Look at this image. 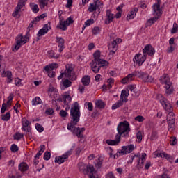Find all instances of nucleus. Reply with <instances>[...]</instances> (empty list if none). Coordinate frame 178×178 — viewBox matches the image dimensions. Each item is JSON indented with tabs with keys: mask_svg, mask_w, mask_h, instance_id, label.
Returning a JSON list of instances; mask_svg holds the SVG:
<instances>
[{
	"mask_svg": "<svg viewBox=\"0 0 178 178\" xmlns=\"http://www.w3.org/2000/svg\"><path fill=\"white\" fill-rule=\"evenodd\" d=\"M118 134L115 136V140H106V143L108 145H118L120 143L121 137H129L130 133V124L129 122L124 120L120 122L117 126Z\"/></svg>",
	"mask_w": 178,
	"mask_h": 178,
	"instance_id": "obj_1",
	"label": "nucleus"
},
{
	"mask_svg": "<svg viewBox=\"0 0 178 178\" xmlns=\"http://www.w3.org/2000/svg\"><path fill=\"white\" fill-rule=\"evenodd\" d=\"M81 113H80V106H79V103L77 102H74L71 106L70 109V123L67 124V130H72L74 127V125L77 124L80 122V116Z\"/></svg>",
	"mask_w": 178,
	"mask_h": 178,
	"instance_id": "obj_2",
	"label": "nucleus"
},
{
	"mask_svg": "<svg viewBox=\"0 0 178 178\" xmlns=\"http://www.w3.org/2000/svg\"><path fill=\"white\" fill-rule=\"evenodd\" d=\"M94 60L90 63V65L92 67V72L94 73H98L99 72V69L101 67H104V66H108L109 65V63L108 61L101 59V51L99 50H97L94 54Z\"/></svg>",
	"mask_w": 178,
	"mask_h": 178,
	"instance_id": "obj_3",
	"label": "nucleus"
},
{
	"mask_svg": "<svg viewBox=\"0 0 178 178\" xmlns=\"http://www.w3.org/2000/svg\"><path fill=\"white\" fill-rule=\"evenodd\" d=\"M30 40V34L29 32H26L25 36H23L22 34H19L15 38V43L12 47L13 52H17L24 44H26L28 41Z\"/></svg>",
	"mask_w": 178,
	"mask_h": 178,
	"instance_id": "obj_4",
	"label": "nucleus"
},
{
	"mask_svg": "<svg viewBox=\"0 0 178 178\" xmlns=\"http://www.w3.org/2000/svg\"><path fill=\"white\" fill-rule=\"evenodd\" d=\"M63 76H65L70 80H76L77 76L74 73V65L73 64H67L65 65V72H62L60 75L58 77V80L63 79Z\"/></svg>",
	"mask_w": 178,
	"mask_h": 178,
	"instance_id": "obj_5",
	"label": "nucleus"
},
{
	"mask_svg": "<svg viewBox=\"0 0 178 178\" xmlns=\"http://www.w3.org/2000/svg\"><path fill=\"white\" fill-rule=\"evenodd\" d=\"M161 84H165V88H166L165 93L170 95L173 92V90H172V83H170V79H169V76L166 74H163L161 79Z\"/></svg>",
	"mask_w": 178,
	"mask_h": 178,
	"instance_id": "obj_6",
	"label": "nucleus"
},
{
	"mask_svg": "<svg viewBox=\"0 0 178 178\" xmlns=\"http://www.w3.org/2000/svg\"><path fill=\"white\" fill-rule=\"evenodd\" d=\"M74 21L72 17H69L65 21L63 19H60L59 24L57 26L58 29L63 30V31L67 29V27L70 26V24H73Z\"/></svg>",
	"mask_w": 178,
	"mask_h": 178,
	"instance_id": "obj_7",
	"label": "nucleus"
},
{
	"mask_svg": "<svg viewBox=\"0 0 178 178\" xmlns=\"http://www.w3.org/2000/svg\"><path fill=\"white\" fill-rule=\"evenodd\" d=\"M72 152L73 149H71L62 156H56L54 162L56 163H59V165H61V163H63L64 162H66V161H67V159L69 158V156H70Z\"/></svg>",
	"mask_w": 178,
	"mask_h": 178,
	"instance_id": "obj_8",
	"label": "nucleus"
},
{
	"mask_svg": "<svg viewBox=\"0 0 178 178\" xmlns=\"http://www.w3.org/2000/svg\"><path fill=\"white\" fill-rule=\"evenodd\" d=\"M102 3H101V1L99 0H96L93 3H90L88 8V11L92 13L95 12V10H98L99 13V10H101V8H102Z\"/></svg>",
	"mask_w": 178,
	"mask_h": 178,
	"instance_id": "obj_9",
	"label": "nucleus"
},
{
	"mask_svg": "<svg viewBox=\"0 0 178 178\" xmlns=\"http://www.w3.org/2000/svg\"><path fill=\"white\" fill-rule=\"evenodd\" d=\"M143 56H154L155 55V49L151 44H147L143 49Z\"/></svg>",
	"mask_w": 178,
	"mask_h": 178,
	"instance_id": "obj_10",
	"label": "nucleus"
},
{
	"mask_svg": "<svg viewBox=\"0 0 178 178\" xmlns=\"http://www.w3.org/2000/svg\"><path fill=\"white\" fill-rule=\"evenodd\" d=\"M76 125H74V127L72 129H68L70 130L73 134H74L75 136H76V137H78V138H83L84 134H83V132L86 131V128L83 127V128H79V127H76Z\"/></svg>",
	"mask_w": 178,
	"mask_h": 178,
	"instance_id": "obj_11",
	"label": "nucleus"
},
{
	"mask_svg": "<svg viewBox=\"0 0 178 178\" xmlns=\"http://www.w3.org/2000/svg\"><path fill=\"white\" fill-rule=\"evenodd\" d=\"M120 42H122V39L120 38H117L114 40L108 46V49L110 52H111L112 54H115L116 51H118V44H120Z\"/></svg>",
	"mask_w": 178,
	"mask_h": 178,
	"instance_id": "obj_12",
	"label": "nucleus"
},
{
	"mask_svg": "<svg viewBox=\"0 0 178 178\" xmlns=\"http://www.w3.org/2000/svg\"><path fill=\"white\" fill-rule=\"evenodd\" d=\"M146 60L147 58L145 56H143L141 54H138L134 58L133 61L136 65H138V66H142L143 63H144Z\"/></svg>",
	"mask_w": 178,
	"mask_h": 178,
	"instance_id": "obj_13",
	"label": "nucleus"
},
{
	"mask_svg": "<svg viewBox=\"0 0 178 178\" xmlns=\"http://www.w3.org/2000/svg\"><path fill=\"white\" fill-rule=\"evenodd\" d=\"M134 151V145H129L127 146H122L120 152L121 155H127Z\"/></svg>",
	"mask_w": 178,
	"mask_h": 178,
	"instance_id": "obj_14",
	"label": "nucleus"
},
{
	"mask_svg": "<svg viewBox=\"0 0 178 178\" xmlns=\"http://www.w3.org/2000/svg\"><path fill=\"white\" fill-rule=\"evenodd\" d=\"M154 16H162L161 12V0H157V3L153 5Z\"/></svg>",
	"mask_w": 178,
	"mask_h": 178,
	"instance_id": "obj_15",
	"label": "nucleus"
},
{
	"mask_svg": "<svg viewBox=\"0 0 178 178\" xmlns=\"http://www.w3.org/2000/svg\"><path fill=\"white\" fill-rule=\"evenodd\" d=\"M154 158H165V159H170V156L164 152L157 150L153 153Z\"/></svg>",
	"mask_w": 178,
	"mask_h": 178,
	"instance_id": "obj_16",
	"label": "nucleus"
},
{
	"mask_svg": "<svg viewBox=\"0 0 178 178\" xmlns=\"http://www.w3.org/2000/svg\"><path fill=\"white\" fill-rule=\"evenodd\" d=\"M145 158H147V154L143 153L141 157H139L138 159L136 166L137 169H143V167L144 166V162H145Z\"/></svg>",
	"mask_w": 178,
	"mask_h": 178,
	"instance_id": "obj_17",
	"label": "nucleus"
},
{
	"mask_svg": "<svg viewBox=\"0 0 178 178\" xmlns=\"http://www.w3.org/2000/svg\"><path fill=\"white\" fill-rule=\"evenodd\" d=\"M113 19H115V15L112 13V11H111V10H107L105 24H109V23H112V22H113Z\"/></svg>",
	"mask_w": 178,
	"mask_h": 178,
	"instance_id": "obj_18",
	"label": "nucleus"
},
{
	"mask_svg": "<svg viewBox=\"0 0 178 178\" xmlns=\"http://www.w3.org/2000/svg\"><path fill=\"white\" fill-rule=\"evenodd\" d=\"M63 102L65 105H69L72 102V97L70 96L69 92H65L63 95Z\"/></svg>",
	"mask_w": 178,
	"mask_h": 178,
	"instance_id": "obj_19",
	"label": "nucleus"
},
{
	"mask_svg": "<svg viewBox=\"0 0 178 178\" xmlns=\"http://www.w3.org/2000/svg\"><path fill=\"white\" fill-rule=\"evenodd\" d=\"M56 42L58 44V52H62L65 49V40L60 37H56Z\"/></svg>",
	"mask_w": 178,
	"mask_h": 178,
	"instance_id": "obj_20",
	"label": "nucleus"
},
{
	"mask_svg": "<svg viewBox=\"0 0 178 178\" xmlns=\"http://www.w3.org/2000/svg\"><path fill=\"white\" fill-rule=\"evenodd\" d=\"M129 90H122L121 95H120V101H122V102H127V101H129L127 99L128 97H129Z\"/></svg>",
	"mask_w": 178,
	"mask_h": 178,
	"instance_id": "obj_21",
	"label": "nucleus"
},
{
	"mask_svg": "<svg viewBox=\"0 0 178 178\" xmlns=\"http://www.w3.org/2000/svg\"><path fill=\"white\" fill-rule=\"evenodd\" d=\"M2 77H7V84H9V83H12V72L10 71H3Z\"/></svg>",
	"mask_w": 178,
	"mask_h": 178,
	"instance_id": "obj_22",
	"label": "nucleus"
},
{
	"mask_svg": "<svg viewBox=\"0 0 178 178\" xmlns=\"http://www.w3.org/2000/svg\"><path fill=\"white\" fill-rule=\"evenodd\" d=\"M159 17H161V16L154 15V17L150 18L149 20H147V22L146 23L147 27H149V26H152L154 24V23H155V22H156L158 20V19H159Z\"/></svg>",
	"mask_w": 178,
	"mask_h": 178,
	"instance_id": "obj_23",
	"label": "nucleus"
},
{
	"mask_svg": "<svg viewBox=\"0 0 178 178\" xmlns=\"http://www.w3.org/2000/svg\"><path fill=\"white\" fill-rule=\"evenodd\" d=\"M137 12H138V8H135L132 10L129 14L127 16V20H131V19H134L136 15H137Z\"/></svg>",
	"mask_w": 178,
	"mask_h": 178,
	"instance_id": "obj_24",
	"label": "nucleus"
},
{
	"mask_svg": "<svg viewBox=\"0 0 178 178\" xmlns=\"http://www.w3.org/2000/svg\"><path fill=\"white\" fill-rule=\"evenodd\" d=\"M22 130L23 131H26V129L30 127V122H29V120H27V119L26 118H22Z\"/></svg>",
	"mask_w": 178,
	"mask_h": 178,
	"instance_id": "obj_25",
	"label": "nucleus"
},
{
	"mask_svg": "<svg viewBox=\"0 0 178 178\" xmlns=\"http://www.w3.org/2000/svg\"><path fill=\"white\" fill-rule=\"evenodd\" d=\"M49 29H48V24H45L42 29H41L38 33V37H41L42 35H44V34H47L48 33V31Z\"/></svg>",
	"mask_w": 178,
	"mask_h": 178,
	"instance_id": "obj_26",
	"label": "nucleus"
},
{
	"mask_svg": "<svg viewBox=\"0 0 178 178\" xmlns=\"http://www.w3.org/2000/svg\"><path fill=\"white\" fill-rule=\"evenodd\" d=\"M146 74L147 73L143 72L142 71L136 70L135 72H134V77H138V79H141L142 80H144Z\"/></svg>",
	"mask_w": 178,
	"mask_h": 178,
	"instance_id": "obj_27",
	"label": "nucleus"
},
{
	"mask_svg": "<svg viewBox=\"0 0 178 178\" xmlns=\"http://www.w3.org/2000/svg\"><path fill=\"white\" fill-rule=\"evenodd\" d=\"M133 77H134V72L132 74H128L126 77L122 79V84H127V83H129V81H131V80H133Z\"/></svg>",
	"mask_w": 178,
	"mask_h": 178,
	"instance_id": "obj_28",
	"label": "nucleus"
},
{
	"mask_svg": "<svg viewBox=\"0 0 178 178\" xmlns=\"http://www.w3.org/2000/svg\"><path fill=\"white\" fill-rule=\"evenodd\" d=\"M49 58L50 59H58L59 58V56H60V54H56L55 51L54 50H50L47 52Z\"/></svg>",
	"mask_w": 178,
	"mask_h": 178,
	"instance_id": "obj_29",
	"label": "nucleus"
},
{
	"mask_svg": "<svg viewBox=\"0 0 178 178\" xmlns=\"http://www.w3.org/2000/svg\"><path fill=\"white\" fill-rule=\"evenodd\" d=\"M81 81L84 86H90L91 78L90 77V76L86 75L82 78Z\"/></svg>",
	"mask_w": 178,
	"mask_h": 178,
	"instance_id": "obj_30",
	"label": "nucleus"
},
{
	"mask_svg": "<svg viewBox=\"0 0 178 178\" xmlns=\"http://www.w3.org/2000/svg\"><path fill=\"white\" fill-rule=\"evenodd\" d=\"M94 172H95V168H94V165L90 164L86 165V175L91 173L90 175H94Z\"/></svg>",
	"mask_w": 178,
	"mask_h": 178,
	"instance_id": "obj_31",
	"label": "nucleus"
},
{
	"mask_svg": "<svg viewBox=\"0 0 178 178\" xmlns=\"http://www.w3.org/2000/svg\"><path fill=\"white\" fill-rule=\"evenodd\" d=\"M79 170L84 175H87V165L83 163L78 165Z\"/></svg>",
	"mask_w": 178,
	"mask_h": 178,
	"instance_id": "obj_32",
	"label": "nucleus"
},
{
	"mask_svg": "<svg viewBox=\"0 0 178 178\" xmlns=\"http://www.w3.org/2000/svg\"><path fill=\"white\" fill-rule=\"evenodd\" d=\"M162 106H163L164 109L167 112H169V113L172 112V105H170V103H169L168 100L162 104Z\"/></svg>",
	"mask_w": 178,
	"mask_h": 178,
	"instance_id": "obj_33",
	"label": "nucleus"
},
{
	"mask_svg": "<svg viewBox=\"0 0 178 178\" xmlns=\"http://www.w3.org/2000/svg\"><path fill=\"white\" fill-rule=\"evenodd\" d=\"M95 106L98 108V109H104V108H105V102L102 100H97L95 102Z\"/></svg>",
	"mask_w": 178,
	"mask_h": 178,
	"instance_id": "obj_34",
	"label": "nucleus"
},
{
	"mask_svg": "<svg viewBox=\"0 0 178 178\" xmlns=\"http://www.w3.org/2000/svg\"><path fill=\"white\" fill-rule=\"evenodd\" d=\"M72 86V81H70L69 79H65L63 81V90H65V88H69V87Z\"/></svg>",
	"mask_w": 178,
	"mask_h": 178,
	"instance_id": "obj_35",
	"label": "nucleus"
},
{
	"mask_svg": "<svg viewBox=\"0 0 178 178\" xmlns=\"http://www.w3.org/2000/svg\"><path fill=\"white\" fill-rule=\"evenodd\" d=\"M40 104H42V101L40 98V97H35L34 99L32 100V105L33 106H35L37 105H40Z\"/></svg>",
	"mask_w": 178,
	"mask_h": 178,
	"instance_id": "obj_36",
	"label": "nucleus"
},
{
	"mask_svg": "<svg viewBox=\"0 0 178 178\" xmlns=\"http://www.w3.org/2000/svg\"><path fill=\"white\" fill-rule=\"evenodd\" d=\"M19 170L21 172H26V170H29V165L26 163H21L19 165Z\"/></svg>",
	"mask_w": 178,
	"mask_h": 178,
	"instance_id": "obj_37",
	"label": "nucleus"
},
{
	"mask_svg": "<svg viewBox=\"0 0 178 178\" xmlns=\"http://www.w3.org/2000/svg\"><path fill=\"white\" fill-rule=\"evenodd\" d=\"M30 6H31V9L32 10V12H33V13H38V12L40 11L38 5H37L34 3H30Z\"/></svg>",
	"mask_w": 178,
	"mask_h": 178,
	"instance_id": "obj_38",
	"label": "nucleus"
},
{
	"mask_svg": "<svg viewBox=\"0 0 178 178\" xmlns=\"http://www.w3.org/2000/svg\"><path fill=\"white\" fill-rule=\"evenodd\" d=\"M124 102L122 100H118L116 103H115L113 106H112V109L113 111H115V109H118V108H120V106H122V105H123Z\"/></svg>",
	"mask_w": 178,
	"mask_h": 178,
	"instance_id": "obj_39",
	"label": "nucleus"
},
{
	"mask_svg": "<svg viewBox=\"0 0 178 178\" xmlns=\"http://www.w3.org/2000/svg\"><path fill=\"white\" fill-rule=\"evenodd\" d=\"M91 24H94V19H88L83 26V30H84L86 27L91 26Z\"/></svg>",
	"mask_w": 178,
	"mask_h": 178,
	"instance_id": "obj_40",
	"label": "nucleus"
},
{
	"mask_svg": "<svg viewBox=\"0 0 178 178\" xmlns=\"http://www.w3.org/2000/svg\"><path fill=\"white\" fill-rule=\"evenodd\" d=\"M156 98L161 105L168 101L161 94L157 95Z\"/></svg>",
	"mask_w": 178,
	"mask_h": 178,
	"instance_id": "obj_41",
	"label": "nucleus"
},
{
	"mask_svg": "<svg viewBox=\"0 0 178 178\" xmlns=\"http://www.w3.org/2000/svg\"><path fill=\"white\" fill-rule=\"evenodd\" d=\"M40 9H44L45 6H48V0H39Z\"/></svg>",
	"mask_w": 178,
	"mask_h": 178,
	"instance_id": "obj_42",
	"label": "nucleus"
},
{
	"mask_svg": "<svg viewBox=\"0 0 178 178\" xmlns=\"http://www.w3.org/2000/svg\"><path fill=\"white\" fill-rule=\"evenodd\" d=\"M143 81H145L147 83H152V81H154V78L148 75V74H145Z\"/></svg>",
	"mask_w": 178,
	"mask_h": 178,
	"instance_id": "obj_43",
	"label": "nucleus"
},
{
	"mask_svg": "<svg viewBox=\"0 0 178 178\" xmlns=\"http://www.w3.org/2000/svg\"><path fill=\"white\" fill-rule=\"evenodd\" d=\"M1 119L4 122H8L10 119V113L7 112L6 114L1 115Z\"/></svg>",
	"mask_w": 178,
	"mask_h": 178,
	"instance_id": "obj_44",
	"label": "nucleus"
},
{
	"mask_svg": "<svg viewBox=\"0 0 178 178\" xmlns=\"http://www.w3.org/2000/svg\"><path fill=\"white\" fill-rule=\"evenodd\" d=\"M24 137V134L17 132L14 135V140H22Z\"/></svg>",
	"mask_w": 178,
	"mask_h": 178,
	"instance_id": "obj_45",
	"label": "nucleus"
},
{
	"mask_svg": "<svg viewBox=\"0 0 178 178\" xmlns=\"http://www.w3.org/2000/svg\"><path fill=\"white\" fill-rule=\"evenodd\" d=\"M178 31V25L177 24H176V22H175L173 24V27L171 29V34H176V33H177Z\"/></svg>",
	"mask_w": 178,
	"mask_h": 178,
	"instance_id": "obj_46",
	"label": "nucleus"
},
{
	"mask_svg": "<svg viewBox=\"0 0 178 178\" xmlns=\"http://www.w3.org/2000/svg\"><path fill=\"white\" fill-rule=\"evenodd\" d=\"M107 83H108V85H107L108 88L111 89L112 88V84L115 83V79H113V78H110L108 79Z\"/></svg>",
	"mask_w": 178,
	"mask_h": 178,
	"instance_id": "obj_47",
	"label": "nucleus"
},
{
	"mask_svg": "<svg viewBox=\"0 0 178 178\" xmlns=\"http://www.w3.org/2000/svg\"><path fill=\"white\" fill-rule=\"evenodd\" d=\"M44 161H49L51 159V152L46 151L44 154Z\"/></svg>",
	"mask_w": 178,
	"mask_h": 178,
	"instance_id": "obj_48",
	"label": "nucleus"
},
{
	"mask_svg": "<svg viewBox=\"0 0 178 178\" xmlns=\"http://www.w3.org/2000/svg\"><path fill=\"white\" fill-rule=\"evenodd\" d=\"M175 113L170 112L167 115V121L168 120H175Z\"/></svg>",
	"mask_w": 178,
	"mask_h": 178,
	"instance_id": "obj_49",
	"label": "nucleus"
},
{
	"mask_svg": "<svg viewBox=\"0 0 178 178\" xmlns=\"http://www.w3.org/2000/svg\"><path fill=\"white\" fill-rule=\"evenodd\" d=\"M35 127H36V130H38L39 133H42V131H44V127H42V125L37 123L35 124Z\"/></svg>",
	"mask_w": 178,
	"mask_h": 178,
	"instance_id": "obj_50",
	"label": "nucleus"
},
{
	"mask_svg": "<svg viewBox=\"0 0 178 178\" xmlns=\"http://www.w3.org/2000/svg\"><path fill=\"white\" fill-rule=\"evenodd\" d=\"M10 151L12 152H17V151H19V147H17L16 144H13L10 147Z\"/></svg>",
	"mask_w": 178,
	"mask_h": 178,
	"instance_id": "obj_51",
	"label": "nucleus"
},
{
	"mask_svg": "<svg viewBox=\"0 0 178 178\" xmlns=\"http://www.w3.org/2000/svg\"><path fill=\"white\" fill-rule=\"evenodd\" d=\"M100 31L101 30L99 29V27L95 26L93 28L92 33V34H94V35H97V34H99Z\"/></svg>",
	"mask_w": 178,
	"mask_h": 178,
	"instance_id": "obj_52",
	"label": "nucleus"
},
{
	"mask_svg": "<svg viewBox=\"0 0 178 178\" xmlns=\"http://www.w3.org/2000/svg\"><path fill=\"white\" fill-rule=\"evenodd\" d=\"M176 48V44L174 45H170L168 49H167V52L168 54H172L173 51H175Z\"/></svg>",
	"mask_w": 178,
	"mask_h": 178,
	"instance_id": "obj_53",
	"label": "nucleus"
},
{
	"mask_svg": "<svg viewBox=\"0 0 178 178\" xmlns=\"http://www.w3.org/2000/svg\"><path fill=\"white\" fill-rule=\"evenodd\" d=\"M170 145H176V144H177V139H176V137L170 138Z\"/></svg>",
	"mask_w": 178,
	"mask_h": 178,
	"instance_id": "obj_54",
	"label": "nucleus"
},
{
	"mask_svg": "<svg viewBox=\"0 0 178 178\" xmlns=\"http://www.w3.org/2000/svg\"><path fill=\"white\" fill-rule=\"evenodd\" d=\"M136 138H137L138 143H141V141L143 140V134H141V131H138L136 134Z\"/></svg>",
	"mask_w": 178,
	"mask_h": 178,
	"instance_id": "obj_55",
	"label": "nucleus"
},
{
	"mask_svg": "<svg viewBox=\"0 0 178 178\" xmlns=\"http://www.w3.org/2000/svg\"><path fill=\"white\" fill-rule=\"evenodd\" d=\"M23 6H24V1H20V2H19L16 6V9H17L18 10L20 11V9H22V8H23Z\"/></svg>",
	"mask_w": 178,
	"mask_h": 178,
	"instance_id": "obj_56",
	"label": "nucleus"
},
{
	"mask_svg": "<svg viewBox=\"0 0 178 178\" xmlns=\"http://www.w3.org/2000/svg\"><path fill=\"white\" fill-rule=\"evenodd\" d=\"M86 106H88V111H90V112H92V109H93L92 103L86 102Z\"/></svg>",
	"mask_w": 178,
	"mask_h": 178,
	"instance_id": "obj_57",
	"label": "nucleus"
},
{
	"mask_svg": "<svg viewBox=\"0 0 178 178\" xmlns=\"http://www.w3.org/2000/svg\"><path fill=\"white\" fill-rule=\"evenodd\" d=\"M24 131L26 132L25 134H26V137H31L32 134H31L30 127L26 128V131Z\"/></svg>",
	"mask_w": 178,
	"mask_h": 178,
	"instance_id": "obj_58",
	"label": "nucleus"
},
{
	"mask_svg": "<svg viewBox=\"0 0 178 178\" xmlns=\"http://www.w3.org/2000/svg\"><path fill=\"white\" fill-rule=\"evenodd\" d=\"M158 138V133L156 131H153L151 136V140H156Z\"/></svg>",
	"mask_w": 178,
	"mask_h": 178,
	"instance_id": "obj_59",
	"label": "nucleus"
},
{
	"mask_svg": "<svg viewBox=\"0 0 178 178\" xmlns=\"http://www.w3.org/2000/svg\"><path fill=\"white\" fill-rule=\"evenodd\" d=\"M135 120H137V122H144V117L141 115H138L135 118Z\"/></svg>",
	"mask_w": 178,
	"mask_h": 178,
	"instance_id": "obj_60",
	"label": "nucleus"
},
{
	"mask_svg": "<svg viewBox=\"0 0 178 178\" xmlns=\"http://www.w3.org/2000/svg\"><path fill=\"white\" fill-rule=\"evenodd\" d=\"M102 166V160L101 159H97V163L96 164V168H98L99 169Z\"/></svg>",
	"mask_w": 178,
	"mask_h": 178,
	"instance_id": "obj_61",
	"label": "nucleus"
},
{
	"mask_svg": "<svg viewBox=\"0 0 178 178\" xmlns=\"http://www.w3.org/2000/svg\"><path fill=\"white\" fill-rule=\"evenodd\" d=\"M15 86H22V79L19 78L15 79Z\"/></svg>",
	"mask_w": 178,
	"mask_h": 178,
	"instance_id": "obj_62",
	"label": "nucleus"
},
{
	"mask_svg": "<svg viewBox=\"0 0 178 178\" xmlns=\"http://www.w3.org/2000/svg\"><path fill=\"white\" fill-rule=\"evenodd\" d=\"M106 178H115V175H113V172H110L106 175Z\"/></svg>",
	"mask_w": 178,
	"mask_h": 178,
	"instance_id": "obj_63",
	"label": "nucleus"
},
{
	"mask_svg": "<svg viewBox=\"0 0 178 178\" xmlns=\"http://www.w3.org/2000/svg\"><path fill=\"white\" fill-rule=\"evenodd\" d=\"M6 108H7L6 104L3 103L2 107H1V113H5V111H6Z\"/></svg>",
	"mask_w": 178,
	"mask_h": 178,
	"instance_id": "obj_64",
	"label": "nucleus"
}]
</instances>
